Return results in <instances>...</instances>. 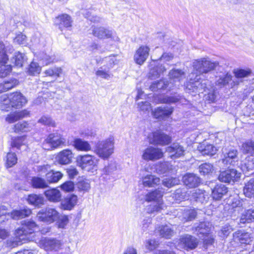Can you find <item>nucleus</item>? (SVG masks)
Here are the masks:
<instances>
[{
    "label": "nucleus",
    "instance_id": "1",
    "mask_svg": "<svg viewBox=\"0 0 254 254\" xmlns=\"http://www.w3.org/2000/svg\"><path fill=\"white\" fill-rule=\"evenodd\" d=\"M163 192L159 190L152 191L145 195L146 201H154L148 208V211L150 213L160 212L165 207L162 201Z\"/></svg>",
    "mask_w": 254,
    "mask_h": 254
},
{
    "label": "nucleus",
    "instance_id": "2",
    "mask_svg": "<svg viewBox=\"0 0 254 254\" xmlns=\"http://www.w3.org/2000/svg\"><path fill=\"white\" fill-rule=\"evenodd\" d=\"M114 138L111 136L106 140L99 141L95 147V153L101 158L107 159L113 153Z\"/></svg>",
    "mask_w": 254,
    "mask_h": 254
},
{
    "label": "nucleus",
    "instance_id": "3",
    "mask_svg": "<svg viewBox=\"0 0 254 254\" xmlns=\"http://www.w3.org/2000/svg\"><path fill=\"white\" fill-rule=\"evenodd\" d=\"M218 65V63L212 62L206 58L195 60L192 63L194 74L200 75L207 73L214 70ZM191 74H193V73Z\"/></svg>",
    "mask_w": 254,
    "mask_h": 254
},
{
    "label": "nucleus",
    "instance_id": "4",
    "mask_svg": "<svg viewBox=\"0 0 254 254\" xmlns=\"http://www.w3.org/2000/svg\"><path fill=\"white\" fill-rule=\"evenodd\" d=\"M76 162L82 170L93 173L97 170L99 159L94 156L86 154L78 156Z\"/></svg>",
    "mask_w": 254,
    "mask_h": 254
},
{
    "label": "nucleus",
    "instance_id": "5",
    "mask_svg": "<svg viewBox=\"0 0 254 254\" xmlns=\"http://www.w3.org/2000/svg\"><path fill=\"white\" fill-rule=\"evenodd\" d=\"M93 35L99 39H110L114 42L120 41L119 37L113 30L103 26H94L92 27Z\"/></svg>",
    "mask_w": 254,
    "mask_h": 254
},
{
    "label": "nucleus",
    "instance_id": "6",
    "mask_svg": "<svg viewBox=\"0 0 254 254\" xmlns=\"http://www.w3.org/2000/svg\"><path fill=\"white\" fill-rule=\"evenodd\" d=\"M37 229V225L33 220L22 221L21 226L17 229V245L18 240H24L26 235L32 233Z\"/></svg>",
    "mask_w": 254,
    "mask_h": 254
},
{
    "label": "nucleus",
    "instance_id": "7",
    "mask_svg": "<svg viewBox=\"0 0 254 254\" xmlns=\"http://www.w3.org/2000/svg\"><path fill=\"white\" fill-rule=\"evenodd\" d=\"M65 142V139L58 133L50 134L45 139L43 143V148L46 150H50L56 148L64 145Z\"/></svg>",
    "mask_w": 254,
    "mask_h": 254
},
{
    "label": "nucleus",
    "instance_id": "8",
    "mask_svg": "<svg viewBox=\"0 0 254 254\" xmlns=\"http://www.w3.org/2000/svg\"><path fill=\"white\" fill-rule=\"evenodd\" d=\"M149 142L155 145L164 146L172 141V138L160 130H157L148 135Z\"/></svg>",
    "mask_w": 254,
    "mask_h": 254
},
{
    "label": "nucleus",
    "instance_id": "9",
    "mask_svg": "<svg viewBox=\"0 0 254 254\" xmlns=\"http://www.w3.org/2000/svg\"><path fill=\"white\" fill-rule=\"evenodd\" d=\"M16 109V93L5 94L0 96V111L9 112Z\"/></svg>",
    "mask_w": 254,
    "mask_h": 254
},
{
    "label": "nucleus",
    "instance_id": "10",
    "mask_svg": "<svg viewBox=\"0 0 254 254\" xmlns=\"http://www.w3.org/2000/svg\"><path fill=\"white\" fill-rule=\"evenodd\" d=\"M191 75H190V81L187 84L186 91L189 93L191 91L195 93H203V91L206 92L207 87L206 84L207 81L202 80L200 81V78L198 77V75L196 74L195 78L194 80L192 79Z\"/></svg>",
    "mask_w": 254,
    "mask_h": 254
},
{
    "label": "nucleus",
    "instance_id": "11",
    "mask_svg": "<svg viewBox=\"0 0 254 254\" xmlns=\"http://www.w3.org/2000/svg\"><path fill=\"white\" fill-rule=\"evenodd\" d=\"M37 217L41 221L51 224L59 219V213L55 209L48 207L40 211Z\"/></svg>",
    "mask_w": 254,
    "mask_h": 254
},
{
    "label": "nucleus",
    "instance_id": "12",
    "mask_svg": "<svg viewBox=\"0 0 254 254\" xmlns=\"http://www.w3.org/2000/svg\"><path fill=\"white\" fill-rule=\"evenodd\" d=\"M164 156L162 150L158 147L149 146L142 151V158L147 161H155Z\"/></svg>",
    "mask_w": 254,
    "mask_h": 254
},
{
    "label": "nucleus",
    "instance_id": "13",
    "mask_svg": "<svg viewBox=\"0 0 254 254\" xmlns=\"http://www.w3.org/2000/svg\"><path fill=\"white\" fill-rule=\"evenodd\" d=\"M198 243L196 238L191 235H186L180 238L176 247L178 249L193 250L197 246Z\"/></svg>",
    "mask_w": 254,
    "mask_h": 254
},
{
    "label": "nucleus",
    "instance_id": "14",
    "mask_svg": "<svg viewBox=\"0 0 254 254\" xmlns=\"http://www.w3.org/2000/svg\"><path fill=\"white\" fill-rule=\"evenodd\" d=\"M241 177V173L234 169H228L221 172L218 180L224 183H230L238 182Z\"/></svg>",
    "mask_w": 254,
    "mask_h": 254
},
{
    "label": "nucleus",
    "instance_id": "15",
    "mask_svg": "<svg viewBox=\"0 0 254 254\" xmlns=\"http://www.w3.org/2000/svg\"><path fill=\"white\" fill-rule=\"evenodd\" d=\"M40 247L46 251H58L60 249L62 243L56 239L42 238L40 241Z\"/></svg>",
    "mask_w": 254,
    "mask_h": 254
},
{
    "label": "nucleus",
    "instance_id": "16",
    "mask_svg": "<svg viewBox=\"0 0 254 254\" xmlns=\"http://www.w3.org/2000/svg\"><path fill=\"white\" fill-rule=\"evenodd\" d=\"M150 48L147 46H140L135 52L133 59L135 63L142 65L149 56Z\"/></svg>",
    "mask_w": 254,
    "mask_h": 254
},
{
    "label": "nucleus",
    "instance_id": "17",
    "mask_svg": "<svg viewBox=\"0 0 254 254\" xmlns=\"http://www.w3.org/2000/svg\"><path fill=\"white\" fill-rule=\"evenodd\" d=\"M173 112V108L172 107L161 106L152 111V115L156 119L164 120L169 118Z\"/></svg>",
    "mask_w": 254,
    "mask_h": 254
},
{
    "label": "nucleus",
    "instance_id": "18",
    "mask_svg": "<svg viewBox=\"0 0 254 254\" xmlns=\"http://www.w3.org/2000/svg\"><path fill=\"white\" fill-rule=\"evenodd\" d=\"M11 148L10 151L7 154L5 160V167L9 170L16 164V154L15 147H16V140L15 138H11Z\"/></svg>",
    "mask_w": 254,
    "mask_h": 254
},
{
    "label": "nucleus",
    "instance_id": "19",
    "mask_svg": "<svg viewBox=\"0 0 254 254\" xmlns=\"http://www.w3.org/2000/svg\"><path fill=\"white\" fill-rule=\"evenodd\" d=\"M166 152L171 158L175 159L184 155L185 149L180 144L174 143L166 148Z\"/></svg>",
    "mask_w": 254,
    "mask_h": 254
},
{
    "label": "nucleus",
    "instance_id": "20",
    "mask_svg": "<svg viewBox=\"0 0 254 254\" xmlns=\"http://www.w3.org/2000/svg\"><path fill=\"white\" fill-rule=\"evenodd\" d=\"M73 154L69 149H64L60 152L56 157L58 162L63 165L70 163L72 161Z\"/></svg>",
    "mask_w": 254,
    "mask_h": 254
},
{
    "label": "nucleus",
    "instance_id": "21",
    "mask_svg": "<svg viewBox=\"0 0 254 254\" xmlns=\"http://www.w3.org/2000/svg\"><path fill=\"white\" fill-rule=\"evenodd\" d=\"M228 192V188L223 184L216 185L212 190L211 195L215 200H220Z\"/></svg>",
    "mask_w": 254,
    "mask_h": 254
},
{
    "label": "nucleus",
    "instance_id": "22",
    "mask_svg": "<svg viewBox=\"0 0 254 254\" xmlns=\"http://www.w3.org/2000/svg\"><path fill=\"white\" fill-rule=\"evenodd\" d=\"M5 117V121L7 125L8 131L11 132L16 131V109H12Z\"/></svg>",
    "mask_w": 254,
    "mask_h": 254
},
{
    "label": "nucleus",
    "instance_id": "23",
    "mask_svg": "<svg viewBox=\"0 0 254 254\" xmlns=\"http://www.w3.org/2000/svg\"><path fill=\"white\" fill-rule=\"evenodd\" d=\"M252 73V71L250 69H236L234 71V74L237 80L233 81V85H238L240 82L243 81V79L249 77Z\"/></svg>",
    "mask_w": 254,
    "mask_h": 254
},
{
    "label": "nucleus",
    "instance_id": "24",
    "mask_svg": "<svg viewBox=\"0 0 254 254\" xmlns=\"http://www.w3.org/2000/svg\"><path fill=\"white\" fill-rule=\"evenodd\" d=\"M200 179L193 174H188L183 177V182L189 188H195L200 183Z\"/></svg>",
    "mask_w": 254,
    "mask_h": 254
},
{
    "label": "nucleus",
    "instance_id": "25",
    "mask_svg": "<svg viewBox=\"0 0 254 254\" xmlns=\"http://www.w3.org/2000/svg\"><path fill=\"white\" fill-rule=\"evenodd\" d=\"M77 197L74 195L66 197L61 202V208L64 210H70L77 203Z\"/></svg>",
    "mask_w": 254,
    "mask_h": 254
},
{
    "label": "nucleus",
    "instance_id": "26",
    "mask_svg": "<svg viewBox=\"0 0 254 254\" xmlns=\"http://www.w3.org/2000/svg\"><path fill=\"white\" fill-rule=\"evenodd\" d=\"M198 150L202 155L210 156L214 155L217 151V149L214 146L211 144H206L205 143L199 144L198 146Z\"/></svg>",
    "mask_w": 254,
    "mask_h": 254
},
{
    "label": "nucleus",
    "instance_id": "27",
    "mask_svg": "<svg viewBox=\"0 0 254 254\" xmlns=\"http://www.w3.org/2000/svg\"><path fill=\"white\" fill-rule=\"evenodd\" d=\"M58 21V25L59 28L62 30L63 28H69L72 25V20L71 17L66 14H63L59 15L56 18Z\"/></svg>",
    "mask_w": 254,
    "mask_h": 254
},
{
    "label": "nucleus",
    "instance_id": "28",
    "mask_svg": "<svg viewBox=\"0 0 254 254\" xmlns=\"http://www.w3.org/2000/svg\"><path fill=\"white\" fill-rule=\"evenodd\" d=\"M142 184L144 187H154L160 183L159 178L152 175H148L142 179Z\"/></svg>",
    "mask_w": 254,
    "mask_h": 254
},
{
    "label": "nucleus",
    "instance_id": "29",
    "mask_svg": "<svg viewBox=\"0 0 254 254\" xmlns=\"http://www.w3.org/2000/svg\"><path fill=\"white\" fill-rule=\"evenodd\" d=\"M13 51L11 46L5 47L2 43L0 42V64H6L8 60V54L11 53Z\"/></svg>",
    "mask_w": 254,
    "mask_h": 254
},
{
    "label": "nucleus",
    "instance_id": "30",
    "mask_svg": "<svg viewBox=\"0 0 254 254\" xmlns=\"http://www.w3.org/2000/svg\"><path fill=\"white\" fill-rule=\"evenodd\" d=\"M73 145L77 150L81 151H88L91 150V146L88 141L80 138L75 139Z\"/></svg>",
    "mask_w": 254,
    "mask_h": 254
},
{
    "label": "nucleus",
    "instance_id": "31",
    "mask_svg": "<svg viewBox=\"0 0 254 254\" xmlns=\"http://www.w3.org/2000/svg\"><path fill=\"white\" fill-rule=\"evenodd\" d=\"M238 152L236 150L233 149L229 151L224 155V158L222 159V163L225 165H234L237 161Z\"/></svg>",
    "mask_w": 254,
    "mask_h": 254
},
{
    "label": "nucleus",
    "instance_id": "32",
    "mask_svg": "<svg viewBox=\"0 0 254 254\" xmlns=\"http://www.w3.org/2000/svg\"><path fill=\"white\" fill-rule=\"evenodd\" d=\"M47 198L53 202L59 201L61 199V193L60 190L56 189L49 190L45 191Z\"/></svg>",
    "mask_w": 254,
    "mask_h": 254
},
{
    "label": "nucleus",
    "instance_id": "33",
    "mask_svg": "<svg viewBox=\"0 0 254 254\" xmlns=\"http://www.w3.org/2000/svg\"><path fill=\"white\" fill-rule=\"evenodd\" d=\"M254 221V209H249L245 210L242 214L240 222L242 224L251 223Z\"/></svg>",
    "mask_w": 254,
    "mask_h": 254
},
{
    "label": "nucleus",
    "instance_id": "34",
    "mask_svg": "<svg viewBox=\"0 0 254 254\" xmlns=\"http://www.w3.org/2000/svg\"><path fill=\"white\" fill-rule=\"evenodd\" d=\"M210 229L211 227L208 222H201L195 227V231L197 235L206 236L209 234Z\"/></svg>",
    "mask_w": 254,
    "mask_h": 254
},
{
    "label": "nucleus",
    "instance_id": "35",
    "mask_svg": "<svg viewBox=\"0 0 254 254\" xmlns=\"http://www.w3.org/2000/svg\"><path fill=\"white\" fill-rule=\"evenodd\" d=\"M244 193L246 196L254 197V179H250L244 188Z\"/></svg>",
    "mask_w": 254,
    "mask_h": 254
},
{
    "label": "nucleus",
    "instance_id": "36",
    "mask_svg": "<svg viewBox=\"0 0 254 254\" xmlns=\"http://www.w3.org/2000/svg\"><path fill=\"white\" fill-rule=\"evenodd\" d=\"M116 61L115 56L114 55H111L109 57H105L103 59H97L96 62L98 64H104L108 69H110L115 64V62Z\"/></svg>",
    "mask_w": 254,
    "mask_h": 254
},
{
    "label": "nucleus",
    "instance_id": "37",
    "mask_svg": "<svg viewBox=\"0 0 254 254\" xmlns=\"http://www.w3.org/2000/svg\"><path fill=\"white\" fill-rule=\"evenodd\" d=\"M193 198L197 202L203 203L208 198V195L204 190H196L192 195Z\"/></svg>",
    "mask_w": 254,
    "mask_h": 254
},
{
    "label": "nucleus",
    "instance_id": "38",
    "mask_svg": "<svg viewBox=\"0 0 254 254\" xmlns=\"http://www.w3.org/2000/svg\"><path fill=\"white\" fill-rule=\"evenodd\" d=\"M27 200L29 204L39 206L44 204V198L40 195L31 194L28 195Z\"/></svg>",
    "mask_w": 254,
    "mask_h": 254
},
{
    "label": "nucleus",
    "instance_id": "39",
    "mask_svg": "<svg viewBox=\"0 0 254 254\" xmlns=\"http://www.w3.org/2000/svg\"><path fill=\"white\" fill-rule=\"evenodd\" d=\"M16 217V211L13 210L11 214L7 213L6 207L4 206H0V224L2 223V222H4L5 220L8 219L9 217H10L13 219Z\"/></svg>",
    "mask_w": 254,
    "mask_h": 254
},
{
    "label": "nucleus",
    "instance_id": "40",
    "mask_svg": "<svg viewBox=\"0 0 254 254\" xmlns=\"http://www.w3.org/2000/svg\"><path fill=\"white\" fill-rule=\"evenodd\" d=\"M172 166L167 162L159 163L156 166V171L158 174H164L172 170Z\"/></svg>",
    "mask_w": 254,
    "mask_h": 254
},
{
    "label": "nucleus",
    "instance_id": "41",
    "mask_svg": "<svg viewBox=\"0 0 254 254\" xmlns=\"http://www.w3.org/2000/svg\"><path fill=\"white\" fill-rule=\"evenodd\" d=\"M32 186L34 188L44 189L48 187V183L44 179L34 177L31 180Z\"/></svg>",
    "mask_w": 254,
    "mask_h": 254
},
{
    "label": "nucleus",
    "instance_id": "42",
    "mask_svg": "<svg viewBox=\"0 0 254 254\" xmlns=\"http://www.w3.org/2000/svg\"><path fill=\"white\" fill-rule=\"evenodd\" d=\"M63 177V174L60 172L50 171L46 173L47 182L48 183H56Z\"/></svg>",
    "mask_w": 254,
    "mask_h": 254
},
{
    "label": "nucleus",
    "instance_id": "43",
    "mask_svg": "<svg viewBox=\"0 0 254 254\" xmlns=\"http://www.w3.org/2000/svg\"><path fill=\"white\" fill-rule=\"evenodd\" d=\"M242 150L245 154L254 156V141L249 140L243 143Z\"/></svg>",
    "mask_w": 254,
    "mask_h": 254
},
{
    "label": "nucleus",
    "instance_id": "44",
    "mask_svg": "<svg viewBox=\"0 0 254 254\" xmlns=\"http://www.w3.org/2000/svg\"><path fill=\"white\" fill-rule=\"evenodd\" d=\"M169 76L171 79L180 81L185 77V73L181 69H173L170 71Z\"/></svg>",
    "mask_w": 254,
    "mask_h": 254
},
{
    "label": "nucleus",
    "instance_id": "45",
    "mask_svg": "<svg viewBox=\"0 0 254 254\" xmlns=\"http://www.w3.org/2000/svg\"><path fill=\"white\" fill-rule=\"evenodd\" d=\"M160 235L166 239H170L174 235V232L170 226H162L159 229Z\"/></svg>",
    "mask_w": 254,
    "mask_h": 254
},
{
    "label": "nucleus",
    "instance_id": "46",
    "mask_svg": "<svg viewBox=\"0 0 254 254\" xmlns=\"http://www.w3.org/2000/svg\"><path fill=\"white\" fill-rule=\"evenodd\" d=\"M62 72V69L59 67H53L46 70L44 73L46 76L59 77Z\"/></svg>",
    "mask_w": 254,
    "mask_h": 254
},
{
    "label": "nucleus",
    "instance_id": "47",
    "mask_svg": "<svg viewBox=\"0 0 254 254\" xmlns=\"http://www.w3.org/2000/svg\"><path fill=\"white\" fill-rule=\"evenodd\" d=\"M227 203L232 208L243 207V201L238 196L232 198L230 197L227 200Z\"/></svg>",
    "mask_w": 254,
    "mask_h": 254
},
{
    "label": "nucleus",
    "instance_id": "48",
    "mask_svg": "<svg viewBox=\"0 0 254 254\" xmlns=\"http://www.w3.org/2000/svg\"><path fill=\"white\" fill-rule=\"evenodd\" d=\"M38 123L45 126L52 127H56L55 121L49 116H43L38 121Z\"/></svg>",
    "mask_w": 254,
    "mask_h": 254
},
{
    "label": "nucleus",
    "instance_id": "49",
    "mask_svg": "<svg viewBox=\"0 0 254 254\" xmlns=\"http://www.w3.org/2000/svg\"><path fill=\"white\" fill-rule=\"evenodd\" d=\"M179 184L180 180L176 178H165L162 181L163 185L168 188H171Z\"/></svg>",
    "mask_w": 254,
    "mask_h": 254
},
{
    "label": "nucleus",
    "instance_id": "50",
    "mask_svg": "<svg viewBox=\"0 0 254 254\" xmlns=\"http://www.w3.org/2000/svg\"><path fill=\"white\" fill-rule=\"evenodd\" d=\"M168 84V81L161 80L151 84L150 88L152 91H155L166 88Z\"/></svg>",
    "mask_w": 254,
    "mask_h": 254
},
{
    "label": "nucleus",
    "instance_id": "51",
    "mask_svg": "<svg viewBox=\"0 0 254 254\" xmlns=\"http://www.w3.org/2000/svg\"><path fill=\"white\" fill-rule=\"evenodd\" d=\"M166 70L165 66L162 65L159 67L153 68L149 72V76L152 78H155L158 77L161 73L165 71Z\"/></svg>",
    "mask_w": 254,
    "mask_h": 254
},
{
    "label": "nucleus",
    "instance_id": "52",
    "mask_svg": "<svg viewBox=\"0 0 254 254\" xmlns=\"http://www.w3.org/2000/svg\"><path fill=\"white\" fill-rule=\"evenodd\" d=\"M41 67L38 63L32 62L29 66L28 73L30 75H35L40 73Z\"/></svg>",
    "mask_w": 254,
    "mask_h": 254
},
{
    "label": "nucleus",
    "instance_id": "53",
    "mask_svg": "<svg viewBox=\"0 0 254 254\" xmlns=\"http://www.w3.org/2000/svg\"><path fill=\"white\" fill-rule=\"evenodd\" d=\"M214 170L213 166L210 163H204L199 167V171L203 175L208 174L212 173Z\"/></svg>",
    "mask_w": 254,
    "mask_h": 254
},
{
    "label": "nucleus",
    "instance_id": "54",
    "mask_svg": "<svg viewBox=\"0 0 254 254\" xmlns=\"http://www.w3.org/2000/svg\"><path fill=\"white\" fill-rule=\"evenodd\" d=\"M96 75L105 79H109L111 77V74L109 70L104 69L103 67H100L95 72Z\"/></svg>",
    "mask_w": 254,
    "mask_h": 254
},
{
    "label": "nucleus",
    "instance_id": "55",
    "mask_svg": "<svg viewBox=\"0 0 254 254\" xmlns=\"http://www.w3.org/2000/svg\"><path fill=\"white\" fill-rule=\"evenodd\" d=\"M232 76L230 74H226L220 77L216 81V84L222 86L228 84L232 80Z\"/></svg>",
    "mask_w": 254,
    "mask_h": 254
},
{
    "label": "nucleus",
    "instance_id": "56",
    "mask_svg": "<svg viewBox=\"0 0 254 254\" xmlns=\"http://www.w3.org/2000/svg\"><path fill=\"white\" fill-rule=\"evenodd\" d=\"M27 58L24 53L20 52L17 53V67H22L27 63Z\"/></svg>",
    "mask_w": 254,
    "mask_h": 254
},
{
    "label": "nucleus",
    "instance_id": "57",
    "mask_svg": "<svg viewBox=\"0 0 254 254\" xmlns=\"http://www.w3.org/2000/svg\"><path fill=\"white\" fill-rule=\"evenodd\" d=\"M31 213V210L27 207H24L17 210V219H21L29 216Z\"/></svg>",
    "mask_w": 254,
    "mask_h": 254
},
{
    "label": "nucleus",
    "instance_id": "58",
    "mask_svg": "<svg viewBox=\"0 0 254 254\" xmlns=\"http://www.w3.org/2000/svg\"><path fill=\"white\" fill-rule=\"evenodd\" d=\"M90 51L93 52H98L100 53H104L106 49L103 48V46L96 43H92L89 47Z\"/></svg>",
    "mask_w": 254,
    "mask_h": 254
},
{
    "label": "nucleus",
    "instance_id": "59",
    "mask_svg": "<svg viewBox=\"0 0 254 254\" xmlns=\"http://www.w3.org/2000/svg\"><path fill=\"white\" fill-rule=\"evenodd\" d=\"M27 103L26 98L20 92H17V109L22 107Z\"/></svg>",
    "mask_w": 254,
    "mask_h": 254
},
{
    "label": "nucleus",
    "instance_id": "60",
    "mask_svg": "<svg viewBox=\"0 0 254 254\" xmlns=\"http://www.w3.org/2000/svg\"><path fill=\"white\" fill-rule=\"evenodd\" d=\"M196 215V212L194 209L186 210L184 211L183 216L184 218L187 221H191L195 218Z\"/></svg>",
    "mask_w": 254,
    "mask_h": 254
},
{
    "label": "nucleus",
    "instance_id": "61",
    "mask_svg": "<svg viewBox=\"0 0 254 254\" xmlns=\"http://www.w3.org/2000/svg\"><path fill=\"white\" fill-rule=\"evenodd\" d=\"M12 68L10 65H2L0 66V77L3 78L8 75L11 71Z\"/></svg>",
    "mask_w": 254,
    "mask_h": 254
},
{
    "label": "nucleus",
    "instance_id": "62",
    "mask_svg": "<svg viewBox=\"0 0 254 254\" xmlns=\"http://www.w3.org/2000/svg\"><path fill=\"white\" fill-rule=\"evenodd\" d=\"M117 164L114 162H111L103 170V173L106 175H109L117 170Z\"/></svg>",
    "mask_w": 254,
    "mask_h": 254
},
{
    "label": "nucleus",
    "instance_id": "63",
    "mask_svg": "<svg viewBox=\"0 0 254 254\" xmlns=\"http://www.w3.org/2000/svg\"><path fill=\"white\" fill-rule=\"evenodd\" d=\"M179 98L175 96H164L162 98H160V102L161 103L170 104L176 103L179 101Z\"/></svg>",
    "mask_w": 254,
    "mask_h": 254
},
{
    "label": "nucleus",
    "instance_id": "64",
    "mask_svg": "<svg viewBox=\"0 0 254 254\" xmlns=\"http://www.w3.org/2000/svg\"><path fill=\"white\" fill-rule=\"evenodd\" d=\"M77 187L80 190L87 191L90 189V185L88 180H83L78 183Z\"/></svg>",
    "mask_w": 254,
    "mask_h": 254
}]
</instances>
